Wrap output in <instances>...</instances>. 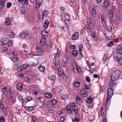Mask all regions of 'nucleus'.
<instances>
[{
    "mask_svg": "<svg viewBox=\"0 0 122 122\" xmlns=\"http://www.w3.org/2000/svg\"><path fill=\"white\" fill-rule=\"evenodd\" d=\"M48 78L49 80L51 81H54L56 80V76L54 75H51L49 76Z\"/></svg>",
    "mask_w": 122,
    "mask_h": 122,
    "instance_id": "nucleus-18",
    "label": "nucleus"
},
{
    "mask_svg": "<svg viewBox=\"0 0 122 122\" xmlns=\"http://www.w3.org/2000/svg\"><path fill=\"white\" fill-rule=\"evenodd\" d=\"M32 120L33 122H36L37 120L38 119L36 117H32Z\"/></svg>",
    "mask_w": 122,
    "mask_h": 122,
    "instance_id": "nucleus-48",
    "label": "nucleus"
},
{
    "mask_svg": "<svg viewBox=\"0 0 122 122\" xmlns=\"http://www.w3.org/2000/svg\"><path fill=\"white\" fill-rule=\"evenodd\" d=\"M42 0H37L36 4V8L38 9L40 5L42 4Z\"/></svg>",
    "mask_w": 122,
    "mask_h": 122,
    "instance_id": "nucleus-9",
    "label": "nucleus"
},
{
    "mask_svg": "<svg viewBox=\"0 0 122 122\" xmlns=\"http://www.w3.org/2000/svg\"><path fill=\"white\" fill-rule=\"evenodd\" d=\"M19 60V58L17 57H13V60L15 62H16L17 61H18Z\"/></svg>",
    "mask_w": 122,
    "mask_h": 122,
    "instance_id": "nucleus-54",
    "label": "nucleus"
},
{
    "mask_svg": "<svg viewBox=\"0 0 122 122\" xmlns=\"http://www.w3.org/2000/svg\"><path fill=\"white\" fill-rule=\"evenodd\" d=\"M9 40L8 39L5 37L3 38L1 40L2 44L3 45H6L7 44Z\"/></svg>",
    "mask_w": 122,
    "mask_h": 122,
    "instance_id": "nucleus-13",
    "label": "nucleus"
},
{
    "mask_svg": "<svg viewBox=\"0 0 122 122\" xmlns=\"http://www.w3.org/2000/svg\"><path fill=\"white\" fill-rule=\"evenodd\" d=\"M74 64L75 65H73V64H72L73 72H74L75 71L74 69L75 68V69L76 70V71H77L78 72H80L81 71V68L79 67L78 68L77 66H76V64Z\"/></svg>",
    "mask_w": 122,
    "mask_h": 122,
    "instance_id": "nucleus-8",
    "label": "nucleus"
},
{
    "mask_svg": "<svg viewBox=\"0 0 122 122\" xmlns=\"http://www.w3.org/2000/svg\"><path fill=\"white\" fill-rule=\"evenodd\" d=\"M59 55V53H58V51H57V52L56 54V55L55 56V58H56L58 57V56Z\"/></svg>",
    "mask_w": 122,
    "mask_h": 122,
    "instance_id": "nucleus-63",
    "label": "nucleus"
},
{
    "mask_svg": "<svg viewBox=\"0 0 122 122\" xmlns=\"http://www.w3.org/2000/svg\"><path fill=\"white\" fill-rule=\"evenodd\" d=\"M78 47L79 49V51H82V49L83 48V46L82 44H79L78 46Z\"/></svg>",
    "mask_w": 122,
    "mask_h": 122,
    "instance_id": "nucleus-36",
    "label": "nucleus"
},
{
    "mask_svg": "<svg viewBox=\"0 0 122 122\" xmlns=\"http://www.w3.org/2000/svg\"><path fill=\"white\" fill-rule=\"evenodd\" d=\"M22 2H24V4H27L28 3V0H22Z\"/></svg>",
    "mask_w": 122,
    "mask_h": 122,
    "instance_id": "nucleus-61",
    "label": "nucleus"
},
{
    "mask_svg": "<svg viewBox=\"0 0 122 122\" xmlns=\"http://www.w3.org/2000/svg\"><path fill=\"white\" fill-rule=\"evenodd\" d=\"M85 28L86 30L88 32H90L91 31V28L89 27L88 25H86Z\"/></svg>",
    "mask_w": 122,
    "mask_h": 122,
    "instance_id": "nucleus-29",
    "label": "nucleus"
},
{
    "mask_svg": "<svg viewBox=\"0 0 122 122\" xmlns=\"http://www.w3.org/2000/svg\"><path fill=\"white\" fill-rule=\"evenodd\" d=\"M108 56L107 54L105 53L103 58V59L104 61H106L107 59Z\"/></svg>",
    "mask_w": 122,
    "mask_h": 122,
    "instance_id": "nucleus-35",
    "label": "nucleus"
},
{
    "mask_svg": "<svg viewBox=\"0 0 122 122\" xmlns=\"http://www.w3.org/2000/svg\"><path fill=\"white\" fill-rule=\"evenodd\" d=\"M5 23L7 25H9L11 24L10 22V19L9 18H7L6 19Z\"/></svg>",
    "mask_w": 122,
    "mask_h": 122,
    "instance_id": "nucleus-33",
    "label": "nucleus"
},
{
    "mask_svg": "<svg viewBox=\"0 0 122 122\" xmlns=\"http://www.w3.org/2000/svg\"><path fill=\"white\" fill-rule=\"evenodd\" d=\"M31 66L29 64H24L21 65L20 66L18 67V69L20 70V71H21L22 70L25 69L27 68L28 67Z\"/></svg>",
    "mask_w": 122,
    "mask_h": 122,
    "instance_id": "nucleus-3",
    "label": "nucleus"
},
{
    "mask_svg": "<svg viewBox=\"0 0 122 122\" xmlns=\"http://www.w3.org/2000/svg\"><path fill=\"white\" fill-rule=\"evenodd\" d=\"M0 122H5V120L2 117H1L0 118Z\"/></svg>",
    "mask_w": 122,
    "mask_h": 122,
    "instance_id": "nucleus-58",
    "label": "nucleus"
},
{
    "mask_svg": "<svg viewBox=\"0 0 122 122\" xmlns=\"http://www.w3.org/2000/svg\"><path fill=\"white\" fill-rule=\"evenodd\" d=\"M38 69L40 71L42 72L44 71L45 67L44 66H41L39 67Z\"/></svg>",
    "mask_w": 122,
    "mask_h": 122,
    "instance_id": "nucleus-37",
    "label": "nucleus"
},
{
    "mask_svg": "<svg viewBox=\"0 0 122 122\" xmlns=\"http://www.w3.org/2000/svg\"><path fill=\"white\" fill-rule=\"evenodd\" d=\"M68 96V95L66 94H61L60 95V97L63 99H64L67 98Z\"/></svg>",
    "mask_w": 122,
    "mask_h": 122,
    "instance_id": "nucleus-26",
    "label": "nucleus"
},
{
    "mask_svg": "<svg viewBox=\"0 0 122 122\" xmlns=\"http://www.w3.org/2000/svg\"><path fill=\"white\" fill-rule=\"evenodd\" d=\"M65 107V110L66 111H67V112L70 114H72V110L71 109V107Z\"/></svg>",
    "mask_w": 122,
    "mask_h": 122,
    "instance_id": "nucleus-14",
    "label": "nucleus"
},
{
    "mask_svg": "<svg viewBox=\"0 0 122 122\" xmlns=\"http://www.w3.org/2000/svg\"><path fill=\"white\" fill-rule=\"evenodd\" d=\"M113 42L111 41L107 45L109 47H112L113 45Z\"/></svg>",
    "mask_w": 122,
    "mask_h": 122,
    "instance_id": "nucleus-46",
    "label": "nucleus"
},
{
    "mask_svg": "<svg viewBox=\"0 0 122 122\" xmlns=\"http://www.w3.org/2000/svg\"><path fill=\"white\" fill-rule=\"evenodd\" d=\"M91 34L93 38L94 39L96 37V35L94 32H92L91 33Z\"/></svg>",
    "mask_w": 122,
    "mask_h": 122,
    "instance_id": "nucleus-53",
    "label": "nucleus"
},
{
    "mask_svg": "<svg viewBox=\"0 0 122 122\" xmlns=\"http://www.w3.org/2000/svg\"><path fill=\"white\" fill-rule=\"evenodd\" d=\"M74 85L75 87H77L79 86L80 84L77 82H74Z\"/></svg>",
    "mask_w": 122,
    "mask_h": 122,
    "instance_id": "nucleus-42",
    "label": "nucleus"
},
{
    "mask_svg": "<svg viewBox=\"0 0 122 122\" xmlns=\"http://www.w3.org/2000/svg\"><path fill=\"white\" fill-rule=\"evenodd\" d=\"M14 92V90L13 88H10L9 93V95H12Z\"/></svg>",
    "mask_w": 122,
    "mask_h": 122,
    "instance_id": "nucleus-38",
    "label": "nucleus"
},
{
    "mask_svg": "<svg viewBox=\"0 0 122 122\" xmlns=\"http://www.w3.org/2000/svg\"><path fill=\"white\" fill-rule=\"evenodd\" d=\"M86 79L88 82H89L90 81V78L89 77H86Z\"/></svg>",
    "mask_w": 122,
    "mask_h": 122,
    "instance_id": "nucleus-60",
    "label": "nucleus"
},
{
    "mask_svg": "<svg viewBox=\"0 0 122 122\" xmlns=\"http://www.w3.org/2000/svg\"><path fill=\"white\" fill-rule=\"evenodd\" d=\"M107 30L109 32H111L112 31V29L111 26H107Z\"/></svg>",
    "mask_w": 122,
    "mask_h": 122,
    "instance_id": "nucleus-45",
    "label": "nucleus"
},
{
    "mask_svg": "<svg viewBox=\"0 0 122 122\" xmlns=\"http://www.w3.org/2000/svg\"><path fill=\"white\" fill-rule=\"evenodd\" d=\"M117 84V83H114L111 82H109V88H108L107 92V97L108 98L110 99L111 98L113 94V91L112 89L113 87H115V86H114V85Z\"/></svg>",
    "mask_w": 122,
    "mask_h": 122,
    "instance_id": "nucleus-2",
    "label": "nucleus"
},
{
    "mask_svg": "<svg viewBox=\"0 0 122 122\" xmlns=\"http://www.w3.org/2000/svg\"><path fill=\"white\" fill-rule=\"evenodd\" d=\"M7 88L6 86H5L2 89V92L4 94L6 92Z\"/></svg>",
    "mask_w": 122,
    "mask_h": 122,
    "instance_id": "nucleus-49",
    "label": "nucleus"
},
{
    "mask_svg": "<svg viewBox=\"0 0 122 122\" xmlns=\"http://www.w3.org/2000/svg\"><path fill=\"white\" fill-rule=\"evenodd\" d=\"M51 102L52 103L53 105H55L57 102V101L56 100L54 99L52 100Z\"/></svg>",
    "mask_w": 122,
    "mask_h": 122,
    "instance_id": "nucleus-51",
    "label": "nucleus"
},
{
    "mask_svg": "<svg viewBox=\"0 0 122 122\" xmlns=\"http://www.w3.org/2000/svg\"><path fill=\"white\" fill-rule=\"evenodd\" d=\"M18 98L19 100L21 103H22L23 102V97L20 95L19 93L18 94Z\"/></svg>",
    "mask_w": 122,
    "mask_h": 122,
    "instance_id": "nucleus-24",
    "label": "nucleus"
},
{
    "mask_svg": "<svg viewBox=\"0 0 122 122\" xmlns=\"http://www.w3.org/2000/svg\"><path fill=\"white\" fill-rule=\"evenodd\" d=\"M27 111H32L34 110V107H24Z\"/></svg>",
    "mask_w": 122,
    "mask_h": 122,
    "instance_id": "nucleus-27",
    "label": "nucleus"
},
{
    "mask_svg": "<svg viewBox=\"0 0 122 122\" xmlns=\"http://www.w3.org/2000/svg\"><path fill=\"white\" fill-rule=\"evenodd\" d=\"M86 44L87 48L88 49H90L91 46V45L90 44H87V43H86Z\"/></svg>",
    "mask_w": 122,
    "mask_h": 122,
    "instance_id": "nucleus-57",
    "label": "nucleus"
},
{
    "mask_svg": "<svg viewBox=\"0 0 122 122\" xmlns=\"http://www.w3.org/2000/svg\"><path fill=\"white\" fill-rule=\"evenodd\" d=\"M7 49L6 47H4L2 49V52H6L7 51Z\"/></svg>",
    "mask_w": 122,
    "mask_h": 122,
    "instance_id": "nucleus-52",
    "label": "nucleus"
},
{
    "mask_svg": "<svg viewBox=\"0 0 122 122\" xmlns=\"http://www.w3.org/2000/svg\"><path fill=\"white\" fill-rule=\"evenodd\" d=\"M54 63L55 66V67L56 69H57V68H58L60 67V65L59 62L57 61H55Z\"/></svg>",
    "mask_w": 122,
    "mask_h": 122,
    "instance_id": "nucleus-23",
    "label": "nucleus"
},
{
    "mask_svg": "<svg viewBox=\"0 0 122 122\" xmlns=\"http://www.w3.org/2000/svg\"><path fill=\"white\" fill-rule=\"evenodd\" d=\"M58 69V73L60 75H64V71L62 68L59 67L57 68Z\"/></svg>",
    "mask_w": 122,
    "mask_h": 122,
    "instance_id": "nucleus-17",
    "label": "nucleus"
},
{
    "mask_svg": "<svg viewBox=\"0 0 122 122\" xmlns=\"http://www.w3.org/2000/svg\"><path fill=\"white\" fill-rule=\"evenodd\" d=\"M32 100V98L31 97H28L26 98L25 100V104L28 102Z\"/></svg>",
    "mask_w": 122,
    "mask_h": 122,
    "instance_id": "nucleus-40",
    "label": "nucleus"
},
{
    "mask_svg": "<svg viewBox=\"0 0 122 122\" xmlns=\"http://www.w3.org/2000/svg\"><path fill=\"white\" fill-rule=\"evenodd\" d=\"M109 2L108 0H105L103 2L104 5L105 6L107 7L109 6Z\"/></svg>",
    "mask_w": 122,
    "mask_h": 122,
    "instance_id": "nucleus-20",
    "label": "nucleus"
},
{
    "mask_svg": "<svg viewBox=\"0 0 122 122\" xmlns=\"http://www.w3.org/2000/svg\"><path fill=\"white\" fill-rule=\"evenodd\" d=\"M75 103H74L70 102L68 105L66 106V107H75Z\"/></svg>",
    "mask_w": 122,
    "mask_h": 122,
    "instance_id": "nucleus-31",
    "label": "nucleus"
},
{
    "mask_svg": "<svg viewBox=\"0 0 122 122\" xmlns=\"http://www.w3.org/2000/svg\"><path fill=\"white\" fill-rule=\"evenodd\" d=\"M82 51H79V53L80 54L79 56V57L81 58H82L83 56V55L82 54Z\"/></svg>",
    "mask_w": 122,
    "mask_h": 122,
    "instance_id": "nucleus-56",
    "label": "nucleus"
},
{
    "mask_svg": "<svg viewBox=\"0 0 122 122\" xmlns=\"http://www.w3.org/2000/svg\"><path fill=\"white\" fill-rule=\"evenodd\" d=\"M92 100V98L91 97H89V98H87L86 99V102L88 103H90Z\"/></svg>",
    "mask_w": 122,
    "mask_h": 122,
    "instance_id": "nucleus-41",
    "label": "nucleus"
},
{
    "mask_svg": "<svg viewBox=\"0 0 122 122\" xmlns=\"http://www.w3.org/2000/svg\"><path fill=\"white\" fill-rule=\"evenodd\" d=\"M46 39L44 37H42L41 39V40L40 43V45L43 46L45 45L46 44Z\"/></svg>",
    "mask_w": 122,
    "mask_h": 122,
    "instance_id": "nucleus-12",
    "label": "nucleus"
},
{
    "mask_svg": "<svg viewBox=\"0 0 122 122\" xmlns=\"http://www.w3.org/2000/svg\"><path fill=\"white\" fill-rule=\"evenodd\" d=\"M80 93L81 96L83 97H86L87 96V92L86 91L84 90V89L81 90Z\"/></svg>",
    "mask_w": 122,
    "mask_h": 122,
    "instance_id": "nucleus-10",
    "label": "nucleus"
},
{
    "mask_svg": "<svg viewBox=\"0 0 122 122\" xmlns=\"http://www.w3.org/2000/svg\"><path fill=\"white\" fill-rule=\"evenodd\" d=\"M4 106V104L3 102L1 100H0V106Z\"/></svg>",
    "mask_w": 122,
    "mask_h": 122,
    "instance_id": "nucleus-62",
    "label": "nucleus"
},
{
    "mask_svg": "<svg viewBox=\"0 0 122 122\" xmlns=\"http://www.w3.org/2000/svg\"><path fill=\"white\" fill-rule=\"evenodd\" d=\"M41 34L43 36H45L47 35L48 34V33L47 32L45 31H42L41 32Z\"/></svg>",
    "mask_w": 122,
    "mask_h": 122,
    "instance_id": "nucleus-34",
    "label": "nucleus"
},
{
    "mask_svg": "<svg viewBox=\"0 0 122 122\" xmlns=\"http://www.w3.org/2000/svg\"><path fill=\"white\" fill-rule=\"evenodd\" d=\"M13 42L12 41H8V42L7 44H8V45L9 46H11Z\"/></svg>",
    "mask_w": 122,
    "mask_h": 122,
    "instance_id": "nucleus-55",
    "label": "nucleus"
},
{
    "mask_svg": "<svg viewBox=\"0 0 122 122\" xmlns=\"http://www.w3.org/2000/svg\"><path fill=\"white\" fill-rule=\"evenodd\" d=\"M49 22L48 20H46L45 22L44 23L43 25V26L44 28L46 29L49 25Z\"/></svg>",
    "mask_w": 122,
    "mask_h": 122,
    "instance_id": "nucleus-15",
    "label": "nucleus"
},
{
    "mask_svg": "<svg viewBox=\"0 0 122 122\" xmlns=\"http://www.w3.org/2000/svg\"><path fill=\"white\" fill-rule=\"evenodd\" d=\"M28 34V33L26 31L25 32L22 31L20 33V37L24 39L27 36Z\"/></svg>",
    "mask_w": 122,
    "mask_h": 122,
    "instance_id": "nucleus-11",
    "label": "nucleus"
},
{
    "mask_svg": "<svg viewBox=\"0 0 122 122\" xmlns=\"http://www.w3.org/2000/svg\"><path fill=\"white\" fill-rule=\"evenodd\" d=\"M68 59L67 56H63V60L65 64H66L68 63Z\"/></svg>",
    "mask_w": 122,
    "mask_h": 122,
    "instance_id": "nucleus-19",
    "label": "nucleus"
},
{
    "mask_svg": "<svg viewBox=\"0 0 122 122\" xmlns=\"http://www.w3.org/2000/svg\"><path fill=\"white\" fill-rule=\"evenodd\" d=\"M38 53L41 54L43 53L44 52L43 50L39 47H37L36 49Z\"/></svg>",
    "mask_w": 122,
    "mask_h": 122,
    "instance_id": "nucleus-16",
    "label": "nucleus"
},
{
    "mask_svg": "<svg viewBox=\"0 0 122 122\" xmlns=\"http://www.w3.org/2000/svg\"><path fill=\"white\" fill-rule=\"evenodd\" d=\"M101 19L102 23H105V21L104 16L103 15H102L101 17Z\"/></svg>",
    "mask_w": 122,
    "mask_h": 122,
    "instance_id": "nucleus-47",
    "label": "nucleus"
},
{
    "mask_svg": "<svg viewBox=\"0 0 122 122\" xmlns=\"http://www.w3.org/2000/svg\"><path fill=\"white\" fill-rule=\"evenodd\" d=\"M52 95L51 93H47L45 94V97L48 98H50L52 96Z\"/></svg>",
    "mask_w": 122,
    "mask_h": 122,
    "instance_id": "nucleus-22",
    "label": "nucleus"
},
{
    "mask_svg": "<svg viewBox=\"0 0 122 122\" xmlns=\"http://www.w3.org/2000/svg\"><path fill=\"white\" fill-rule=\"evenodd\" d=\"M107 108L108 107H102L101 108V116H102L105 113V114H106L107 113Z\"/></svg>",
    "mask_w": 122,
    "mask_h": 122,
    "instance_id": "nucleus-7",
    "label": "nucleus"
},
{
    "mask_svg": "<svg viewBox=\"0 0 122 122\" xmlns=\"http://www.w3.org/2000/svg\"><path fill=\"white\" fill-rule=\"evenodd\" d=\"M117 54H122V44L118 46L117 49Z\"/></svg>",
    "mask_w": 122,
    "mask_h": 122,
    "instance_id": "nucleus-5",
    "label": "nucleus"
},
{
    "mask_svg": "<svg viewBox=\"0 0 122 122\" xmlns=\"http://www.w3.org/2000/svg\"><path fill=\"white\" fill-rule=\"evenodd\" d=\"M6 1V0H1L0 1V2L1 3V4H4H4L5 3V1Z\"/></svg>",
    "mask_w": 122,
    "mask_h": 122,
    "instance_id": "nucleus-59",
    "label": "nucleus"
},
{
    "mask_svg": "<svg viewBox=\"0 0 122 122\" xmlns=\"http://www.w3.org/2000/svg\"><path fill=\"white\" fill-rule=\"evenodd\" d=\"M15 35V33H14V32L11 31L10 32L9 36L10 38H12L14 37Z\"/></svg>",
    "mask_w": 122,
    "mask_h": 122,
    "instance_id": "nucleus-30",
    "label": "nucleus"
},
{
    "mask_svg": "<svg viewBox=\"0 0 122 122\" xmlns=\"http://www.w3.org/2000/svg\"><path fill=\"white\" fill-rule=\"evenodd\" d=\"M11 2H9L7 3L6 4V7L8 8H10L11 6Z\"/></svg>",
    "mask_w": 122,
    "mask_h": 122,
    "instance_id": "nucleus-50",
    "label": "nucleus"
},
{
    "mask_svg": "<svg viewBox=\"0 0 122 122\" xmlns=\"http://www.w3.org/2000/svg\"><path fill=\"white\" fill-rule=\"evenodd\" d=\"M22 85L20 83H18L16 87V88L18 90H19V89H20L19 90L20 91H21V89H22Z\"/></svg>",
    "mask_w": 122,
    "mask_h": 122,
    "instance_id": "nucleus-21",
    "label": "nucleus"
},
{
    "mask_svg": "<svg viewBox=\"0 0 122 122\" xmlns=\"http://www.w3.org/2000/svg\"><path fill=\"white\" fill-rule=\"evenodd\" d=\"M72 54L75 56H77L78 55V51L77 50H74L72 52Z\"/></svg>",
    "mask_w": 122,
    "mask_h": 122,
    "instance_id": "nucleus-28",
    "label": "nucleus"
},
{
    "mask_svg": "<svg viewBox=\"0 0 122 122\" xmlns=\"http://www.w3.org/2000/svg\"><path fill=\"white\" fill-rule=\"evenodd\" d=\"M110 21L111 22H113L114 21L113 15V11L110 10L109 12Z\"/></svg>",
    "mask_w": 122,
    "mask_h": 122,
    "instance_id": "nucleus-4",
    "label": "nucleus"
},
{
    "mask_svg": "<svg viewBox=\"0 0 122 122\" xmlns=\"http://www.w3.org/2000/svg\"><path fill=\"white\" fill-rule=\"evenodd\" d=\"M92 16L93 17H95V15L96 14V9L95 8H93L92 10Z\"/></svg>",
    "mask_w": 122,
    "mask_h": 122,
    "instance_id": "nucleus-25",
    "label": "nucleus"
},
{
    "mask_svg": "<svg viewBox=\"0 0 122 122\" xmlns=\"http://www.w3.org/2000/svg\"><path fill=\"white\" fill-rule=\"evenodd\" d=\"M108 99L107 98L106 101V107H108L109 106L110 104V102H109V99Z\"/></svg>",
    "mask_w": 122,
    "mask_h": 122,
    "instance_id": "nucleus-43",
    "label": "nucleus"
},
{
    "mask_svg": "<svg viewBox=\"0 0 122 122\" xmlns=\"http://www.w3.org/2000/svg\"><path fill=\"white\" fill-rule=\"evenodd\" d=\"M80 120V118H77L76 117H75L73 119H72V122H79Z\"/></svg>",
    "mask_w": 122,
    "mask_h": 122,
    "instance_id": "nucleus-32",
    "label": "nucleus"
},
{
    "mask_svg": "<svg viewBox=\"0 0 122 122\" xmlns=\"http://www.w3.org/2000/svg\"><path fill=\"white\" fill-rule=\"evenodd\" d=\"M87 24H90L91 25H92V20L90 18H88L87 19Z\"/></svg>",
    "mask_w": 122,
    "mask_h": 122,
    "instance_id": "nucleus-44",
    "label": "nucleus"
},
{
    "mask_svg": "<svg viewBox=\"0 0 122 122\" xmlns=\"http://www.w3.org/2000/svg\"><path fill=\"white\" fill-rule=\"evenodd\" d=\"M70 47V48L72 49H74L76 48L75 46L74 45H71Z\"/></svg>",
    "mask_w": 122,
    "mask_h": 122,
    "instance_id": "nucleus-64",
    "label": "nucleus"
},
{
    "mask_svg": "<svg viewBox=\"0 0 122 122\" xmlns=\"http://www.w3.org/2000/svg\"><path fill=\"white\" fill-rule=\"evenodd\" d=\"M121 71L119 70H117L114 71L112 73L111 77V81L110 82L114 83L115 81L119 78L121 75Z\"/></svg>",
    "mask_w": 122,
    "mask_h": 122,
    "instance_id": "nucleus-1",
    "label": "nucleus"
},
{
    "mask_svg": "<svg viewBox=\"0 0 122 122\" xmlns=\"http://www.w3.org/2000/svg\"><path fill=\"white\" fill-rule=\"evenodd\" d=\"M79 33L76 32L73 33L71 36V38L73 40H75L77 39L79 37Z\"/></svg>",
    "mask_w": 122,
    "mask_h": 122,
    "instance_id": "nucleus-6",
    "label": "nucleus"
},
{
    "mask_svg": "<svg viewBox=\"0 0 122 122\" xmlns=\"http://www.w3.org/2000/svg\"><path fill=\"white\" fill-rule=\"evenodd\" d=\"M117 61L119 64L122 65V56L119 58L117 60Z\"/></svg>",
    "mask_w": 122,
    "mask_h": 122,
    "instance_id": "nucleus-39",
    "label": "nucleus"
}]
</instances>
